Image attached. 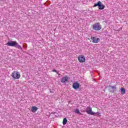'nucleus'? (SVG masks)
I'll use <instances>...</instances> for the list:
<instances>
[{
	"instance_id": "nucleus-10",
	"label": "nucleus",
	"mask_w": 128,
	"mask_h": 128,
	"mask_svg": "<svg viewBox=\"0 0 128 128\" xmlns=\"http://www.w3.org/2000/svg\"><path fill=\"white\" fill-rule=\"evenodd\" d=\"M68 76H65L64 77H62L61 80V82H62V84H64L66 82H68Z\"/></svg>"
},
{
	"instance_id": "nucleus-17",
	"label": "nucleus",
	"mask_w": 128,
	"mask_h": 128,
	"mask_svg": "<svg viewBox=\"0 0 128 128\" xmlns=\"http://www.w3.org/2000/svg\"><path fill=\"white\" fill-rule=\"evenodd\" d=\"M88 40H90V38H88Z\"/></svg>"
},
{
	"instance_id": "nucleus-12",
	"label": "nucleus",
	"mask_w": 128,
	"mask_h": 128,
	"mask_svg": "<svg viewBox=\"0 0 128 128\" xmlns=\"http://www.w3.org/2000/svg\"><path fill=\"white\" fill-rule=\"evenodd\" d=\"M75 114H78L80 116H82V114L80 112V110L78 109H76L74 110Z\"/></svg>"
},
{
	"instance_id": "nucleus-15",
	"label": "nucleus",
	"mask_w": 128,
	"mask_h": 128,
	"mask_svg": "<svg viewBox=\"0 0 128 128\" xmlns=\"http://www.w3.org/2000/svg\"><path fill=\"white\" fill-rule=\"evenodd\" d=\"M52 72H58V71H56V69H54V70H52Z\"/></svg>"
},
{
	"instance_id": "nucleus-3",
	"label": "nucleus",
	"mask_w": 128,
	"mask_h": 128,
	"mask_svg": "<svg viewBox=\"0 0 128 128\" xmlns=\"http://www.w3.org/2000/svg\"><path fill=\"white\" fill-rule=\"evenodd\" d=\"M92 28L93 30L98 32V30H100L102 28V24H100V23L96 22L92 25Z\"/></svg>"
},
{
	"instance_id": "nucleus-16",
	"label": "nucleus",
	"mask_w": 128,
	"mask_h": 128,
	"mask_svg": "<svg viewBox=\"0 0 128 128\" xmlns=\"http://www.w3.org/2000/svg\"><path fill=\"white\" fill-rule=\"evenodd\" d=\"M57 74H58V76H60V73H58V72H57Z\"/></svg>"
},
{
	"instance_id": "nucleus-7",
	"label": "nucleus",
	"mask_w": 128,
	"mask_h": 128,
	"mask_svg": "<svg viewBox=\"0 0 128 128\" xmlns=\"http://www.w3.org/2000/svg\"><path fill=\"white\" fill-rule=\"evenodd\" d=\"M108 90L110 92H114L116 90V86H108Z\"/></svg>"
},
{
	"instance_id": "nucleus-5",
	"label": "nucleus",
	"mask_w": 128,
	"mask_h": 128,
	"mask_svg": "<svg viewBox=\"0 0 128 128\" xmlns=\"http://www.w3.org/2000/svg\"><path fill=\"white\" fill-rule=\"evenodd\" d=\"M96 6H99L98 9L99 10H104V5L102 4V2L99 1L98 3L95 4L94 6V8H96Z\"/></svg>"
},
{
	"instance_id": "nucleus-4",
	"label": "nucleus",
	"mask_w": 128,
	"mask_h": 128,
	"mask_svg": "<svg viewBox=\"0 0 128 128\" xmlns=\"http://www.w3.org/2000/svg\"><path fill=\"white\" fill-rule=\"evenodd\" d=\"M11 76H12L14 80H20V74L18 71H14L12 73Z\"/></svg>"
},
{
	"instance_id": "nucleus-8",
	"label": "nucleus",
	"mask_w": 128,
	"mask_h": 128,
	"mask_svg": "<svg viewBox=\"0 0 128 128\" xmlns=\"http://www.w3.org/2000/svg\"><path fill=\"white\" fill-rule=\"evenodd\" d=\"M78 60L80 62H86V57L84 55H80L78 56Z\"/></svg>"
},
{
	"instance_id": "nucleus-1",
	"label": "nucleus",
	"mask_w": 128,
	"mask_h": 128,
	"mask_svg": "<svg viewBox=\"0 0 128 128\" xmlns=\"http://www.w3.org/2000/svg\"><path fill=\"white\" fill-rule=\"evenodd\" d=\"M86 112L88 114H90L91 116H100V112H92V107H87L86 109Z\"/></svg>"
},
{
	"instance_id": "nucleus-11",
	"label": "nucleus",
	"mask_w": 128,
	"mask_h": 128,
	"mask_svg": "<svg viewBox=\"0 0 128 128\" xmlns=\"http://www.w3.org/2000/svg\"><path fill=\"white\" fill-rule=\"evenodd\" d=\"M38 110V108H37L36 106H32V107L31 112H36Z\"/></svg>"
},
{
	"instance_id": "nucleus-6",
	"label": "nucleus",
	"mask_w": 128,
	"mask_h": 128,
	"mask_svg": "<svg viewBox=\"0 0 128 128\" xmlns=\"http://www.w3.org/2000/svg\"><path fill=\"white\" fill-rule=\"evenodd\" d=\"M90 40H92V42L93 44H98L100 40V38H97L94 36H91Z\"/></svg>"
},
{
	"instance_id": "nucleus-2",
	"label": "nucleus",
	"mask_w": 128,
	"mask_h": 128,
	"mask_svg": "<svg viewBox=\"0 0 128 128\" xmlns=\"http://www.w3.org/2000/svg\"><path fill=\"white\" fill-rule=\"evenodd\" d=\"M6 45L8 46H14V48H18V50H22V46L18 44V43L16 41L8 42L6 43Z\"/></svg>"
},
{
	"instance_id": "nucleus-9",
	"label": "nucleus",
	"mask_w": 128,
	"mask_h": 128,
	"mask_svg": "<svg viewBox=\"0 0 128 128\" xmlns=\"http://www.w3.org/2000/svg\"><path fill=\"white\" fill-rule=\"evenodd\" d=\"M72 88L74 90H78L80 88V84L76 82H74L72 84Z\"/></svg>"
},
{
	"instance_id": "nucleus-13",
	"label": "nucleus",
	"mask_w": 128,
	"mask_h": 128,
	"mask_svg": "<svg viewBox=\"0 0 128 128\" xmlns=\"http://www.w3.org/2000/svg\"><path fill=\"white\" fill-rule=\"evenodd\" d=\"M120 90L122 94H126V90L124 88H122Z\"/></svg>"
},
{
	"instance_id": "nucleus-14",
	"label": "nucleus",
	"mask_w": 128,
	"mask_h": 128,
	"mask_svg": "<svg viewBox=\"0 0 128 128\" xmlns=\"http://www.w3.org/2000/svg\"><path fill=\"white\" fill-rule=\"evenodd\" d=\"M67 122H68V120H66V118H64L63 119V122H62V124L64 126V124H66Z\"/></svg>"
}]
</instances>
